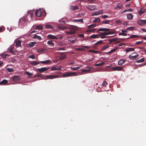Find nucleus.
Segmentation results:
<instances>
[{"mask_svg": "<svg viewBox=\"0 0 146 146\" xmlns=\"http://www.w3.org/2000/svg\"><path fill=\"white\" fill-rule=\"evenodd\" d=\"M72 27H69L67 30L65 31V33L67 34H73L76 33V28L77 27L76 26L73 25H71Z\"/></svg>", "mask_w": 146, "mask_h": 146, "instance_id": "1", "label": "nucleus"}, {"mask_svg": "<svg viewBox=\"0 0 146 146\" xmlns=\"http://www.w3.org/2000/svg\"><path fill=\"white\" fill-rule=\"evenodd\" d=\"M77 74L75 72H66L65 73L63 74V77H69L72 76H76Z\"/></svg>", "mask_w": 146, "mask_h": 146, "instance_id": "2", "label": "nucleus"}, {"mask_svg": "<svg viewBox=\"0 0 146 146\" xmlns=\"http://www.w3.org/2000/svg\"><path fill=\"white\" fill-rule=\"evenodd\" d=\"M26 18L24 17H23L20 19L19 25H21L22 26H23L26 25Z\"/></svg>", "mask_w": 146, "mask_h": 146, "instance_id": "3", "label": "nucleus"}, {"mask_svg": "<svg viewBox=\"0 0 146 146\" xmlns=\"http://www.w3.org/2000/svg\"><path fill=\"white\" fill-rule=\"evenodd\" d=\"M137 23L139 25H143L146 24V20L140 19L137 21Z\"/></svg>", "mask_w": 146, "mask_h": 146, "instance_id": "4", "label": "nucleus"}, {"mask_svg": "<svg viewBox=\"0 0 146 146\" xmlns=\"http://www.w3.org/2000/svg\"><path fill=\"white\" fill-rule=\"evenodd\" d=\"M49 69L48 68L43 67L38 69V71L40 73H42L47 70Z\"/></svg>", "mask_w": 146, "mask_h": 146, "instance_id": "5", "label": "nucleus"}, {"mask_svg": "<svg viewBox=\"0 0 146 146\" xmlns=\"http://www.w3.org/2000/svg\"><path fill=\"white\" fill-rule=\"evenodd\" d=\"M66 56L64 53H60L59 56V59L60 60L64 59L66 58Z\"/></svg>", "mask_w": 146, "mask_h": 146, "instance_id": "6", "label": "nucleus"}, {"mask_svg": "<svg viewBox=\"0 0 146 146\" xmlns=\"http://www.w3.org/2000/svg\"><path fill=\"white\" fill-rule=\"evenodd\" d=\"M58 77L57 75H51L46 76V78L47 79H52L54 78H57Z\"/></svg>", "mask_w": 146, "mask_h": 146, "instance_id": "7", "label": "nucleus"}, {"mask_svg": "<svg viewBox=\"0 0 146 146\" xmlns=\"http://www.w3.org/2000/svg\"><path fill=\"white\" fill-rule=\"evenodd\" d=\"M47 37L49 39H57L58 38L56 36L51 35H48Z\"/></svg>", "mask_w": 146, "mask_h": 146, "instance_id": "8", "label": "nucleus"}, {"mask_svg": "<svg viewBox=\"0 0 146 146\" xmlns=\"http://www.w3.org/2000/svg\"><path fill=\"white\" fill-rule=\"evenodd\" d=\"M123 69V68L120 66H116L113 67L112 68L113 70H117V71H122Z\"/></svg>", "mask_w": 146, "mask_h": 146, "instance_id": "9", "label": "nucleus"}, {"mask_svg": "<svg viewBox=\"0 0 146 146\" xmlns=\"http://www.w3.org/2000/svg\"><path fill=\"white\" fill-rule=\"evenodd\" d=\"M138 56V54L134 56H132L131 55H130L129 56V58L131 59L134 60L137 58Z\"/></svg>", "mask_w": 146, "mask_h": 146, "instance_id": "10", "label": "nucleus"}, {"mask_svg": "<svg viewBox=\"0 0 146 146\" xmlns=\"http://www.w3.org/2000/svg\"><path fill=\"white\" fill-rule=\"evenodd\" d=\"M39 33H37L34 36H33L32 37V38L33 39H37L38 40H41V37L39 35H37L39 34Z\"/></svg>", "mask_w": 146, "mask_h": 146, "instance_id": "11", "label": "nucleus"}, {"mask_svg": "<svg viewBox=\"0 0 146 146\" xmlns=\"http://www.w3.org/2000/svg\"><path fill=\"white\" fill-rule=\"evenodd\" d=\"M103 13V11L102 10H101L98 12H95L92 13V15H97L102 14Z\"/></svg>", "mask_w": 146, "mask_h": 146, "instance_id": "12", "label": "nucleus"}, {"mask_svg": "<svg viewBox=\"0 0 146 146\" xmlns=\"http://www.w3.org/2000/svg\"><path fill=\"white\" fill-rule=\"evenodd\" d=\"M71 21L77 23L80 22L82 23L84 22L82 19H72L71 20Z\"/></svg>", "mask_w": 146, "mask_h": 146, "instance_id": "13", "label": "nucleus"}, {"mask_svg": "<svg viewBox=\"0 0 146 146\" xmlns=\"http://www.w3.org/2000/svg\"><path fill=\"white\" fill-rule=\"evenodd\" d=\"M36 16L37 17H40L42 15V13L40 10H38L36 11Z\"/></svg>", "mask_w": 146, "mask_h": 146, "instance_id": "14", "label": "nucleus"}, {"mask_svg": "<svg viewBox=\"0 0 146 146\" xmlns=\"http://www.w3.org/2000/svg\"><path fill=\"white\" fill-rule=\"evenodd\" d=\"M20 79L19 77L18 76H14L12 77L13 80L14 81L19 80Z\"/></svg>", "mask_w": 146, "mask_h": 146, "instance_id": "15", "label": "nucleus"}, {"mask_svg": "<svg viewBox=\"0 0 146 146\" xmlns=\"http://www.w3.org/2000/svg\"><path fill=\"white\" fill-rule=\"evenodd\" d=\"M122 4L121 3H119L116 5V7H115V9H121L122 8Z\"/></svg>", "mask_w": 146, "mask_h": 146, "instance_id": "16", "label": "nucleus"}, {"mask_svg": "<svg viewBox=\"0 0 146 146\" xmlns=\"http://www.w3.org/2000/svg\"><path fill=\"white\" fill-rule=\"evenodd\" d=\"M127 16L128 20H131L133 19V15L132 14L130 13L127 14Z\"/></svg>", "mask_w": 146, "mask_h": 146, "instance_id": "17", "label": "nucleus"}, {"mask_svg": "<svg viewBox=\"0 0 146 146\" xmlns=\"http://www.w3.org/2000/svg\"><path fill=\"white\" fill-rule=\"evenodd\" d=\"M70 9L73 11L78 9V7L77 5L70 6Z\"/></svg>", "mask_w": 146, "mask_h": 146, "instance_id": "18", "label": "nucleus"}, {"mask_svg": "<svg viewBox=\"0 0 146 146\" xmlns=\"http://www.w3.org/2000/svg\"><path fill=\"white\" fill-rule=\"evenodd\" d=\"M126 60L122 59L120 60L118 62V64L119 65H121L122 64L125 63Z\"/></svg>", "mask_w": 146, "mask_h": 146, "instance_id": "19", "label": "nucleus"}, {"mask_svg": "<svg viewBox=\"0 0 146 146\" xmlns=\"http://www.w3.org/2000/svg\"><path fill=\"white\" fill-rule=\"evenodd\" d=\"M36 43L35 42H31L28 44V46L29 47H32L34 46V44Z\"/></svg>", "mask_w": 146, "mask_h": 146, "instance_id": "20", "label": "nucleus"}, {"mask_svg": "<svg viewBox=\"0 0 146 146\" xmlns=\"http://www.w3.org/2000/svg\"><path fill=\"white\" fill-rule=\"evenodd\" d=\"M117 48H113L110 51L107 52L106 54H111L113 52H115V51L117 50Z\"/></svg>", "mask_w": 146, "mask_h": 146, "instance_id": "21", "label": "nucleus"}, {"mask_svg": "<svg viewBox=\"0 0 146 146\" xmlns=\"http://www.w3.org/2000/svg\"><path fill=\"white\" fill-rule=\"evenodd\" d=\"M50 62L51 61L49 60H46L44 61H41L40 62V63L45 64H48L50 63Z\"/></svg>", "mask_w": 146, "mask_h": 146, "instance_id": "22", "label": "nucleus"}, {"mask_svg": "<svg viewBox=\"0 0 146 146\" xmlns=\"http://www.w3.org/2000/svg\"><path fill=\"white\" fill-rule=\"evenodd\" d=\"M21 41L20 40H18L16 42L15 46L17 47H19L21 46Z\"/></svg>", "mask_w": 146, "mask_h": 146, "instance_id": "23", "label": "nucleus"}, {"mask_svg": "<svg viewBox=\"0 0 146 146\" xmlns=\"http://www.w3.org/2000/svg\"><path fill=\"white\" fill-rule=\"evenodd\" d=\"M8 82L7 80H3L0 82V85H3L7 84Z\"/></svg>", "mask_w": 146, "mask_h": 146, "instance_id": "24", "label": "nucleus"}, {"mask_svg": "<svg viewBox=\"0 0 146 146\" xmlns=\"http://www.w3.org/2000/svg\"><path fill=\"white\" fill-rule=\"evenodd\" d=\"M88 9L90 10H93L95 9V7L94 6L91 5L89 6L88 7Z\"/></svg>", "mask_w": 146, "mask_h": 146, "instance_id": "25", "label": "nucleus"}, {"mask_svg": "<svg viewBox=\"0 0 146 146\" xmlns=\"http://www.w3.org/2000/svg\"><path fill=\"white\" fill-rule=\"evenodd\" d=\"M47 43L50 46L54 47V43L52 42V40L48 41L47 42Z\"/></svg>", "mask_w": 146, "mask_h": 146, "instance_id": "26", "label": "nucleus"}, {"mask_svg": "<svg viewBox=\"0 0 146 146\" xmlns=\"http://www.w3.org/2000/svg\"><path fill=\"white\" fill-rule=\"evenodd\" d=\"M134 48H129L126 49L125 50V51L126 52H128L131 51H134Z\"/></svg>", "mask_w": 146, "mask_h": 146, "instance_id": "27", "label": "nucleus"}, {"mask_svg": "<svg viewBox=\"0 0 146 146\" xmlns=\"http://www.w3.org/2000/svg\"><path fill=\"white\" fill-rule=\"evenodd\" d=\"M139 36L138 35H131L130 36L128 37L127 38L129 39L130 38H135L139 37Z\"/></svg>", "mask_w": 146, "mask_h": 146, "instance_id": "28", "label": "nucleus"}, {"mask_svg": "<svg viewBox=\"0 0 146 146\" xmlns=\"http://www.w3.org/2000/svg\"><path fill=\"white\" fill-rule=\"evenodd\" d=\"M43 29V27L42 26V25H37L36 27V29H37V30L40 29V30H42Z\"/></svg>", "mask_w": 146, "mask_h": 146, "instance_id": "29", "label": "nucleus"}, {"mask_svg": "<svg viewBox=\"0 0 146 146\" xmlns=\"http://www.w3.org/2000/svg\"><path fill=\"white\" fill-rule=\"evenodd\" d=\"M117 38H113L111 39H109V41L110 43H111L113 42L116 41L117 40Z\"/></svg>", "mask_w": 146, "mask_h": 146, "instance_id": "30", "label": "nucleus"}, {"mask_svg": "<svg viewBox=\"0 0 146 146\" xmlns=\"http://www.w3.org/2000/svg\"><path fill=\"white\" fill-rule=\"evenodd\" d=\"M105 64V63L104 62L102 61L100 63L98 64H95V66H101Z\"/></svg>", "mask_w": 146, "mask_h": 146, "instance_id": "31", "label": "nucleus"}, {"mask_svg": "<svg viewBox=\"0 0 146 146\" xmlns=\"http://www.w3.org/2000/svg\"><path fill=\"white\" fill-rule=\"evenodd\" d=\"M97 25L96 24H91L88 26V29H90L92 28H93L96 27V26Z\"/></svg>", "mask_w": 146, "mask_h": 146, "instance_id": "32", "label": "nucleus"}, {"mask_svg": "<svg viewBox=\"0 0 146 146\" xmlns=\"http://www.w3.org/2000/svg\"><path fill=\"white\" fill-rule=\"evenodd\" d=\"M45 28L46 29H53L52 26L51 25L49 24L46 25L45 26Z\"/></svg>", "mask_w": 146, "mask_h": 146, "instance_id": "33", "label": "nucleus"}, {"mask_svg": "<svg viewBox=\"0 0 146 146\" xmlns=\"http://www.w3.org/2000/svg\"><path fill=\"white\" fill-rule=\"evenodd\" d=\"M31 64L33 65H36L37 64H39V63L37 62L36 61H33L31 62Z\"/></svg>", "mask_w": 146, "mask_h": 146, "instance_id": "34", "label": "nucleus"}, {"mask_svg": "<svg viewBox=\"0 0 146 146\" xmlns=\"http://www.w3.org/2000/svg\"><path fill=\"white\" fill-rule=\"evenodd\" d=\"M98 36L96 35H93L90 36V38H98Z\"/></svg>", "mask_w": 146, "mask_h": 146, "instance_id": "35", "label": "nucleus"}, {"mask_svg": "<svg viewBox=\"0 0 146 146\" xmlns=\"http://www.w3.org/2000/svg\"><path fill=\"white\" fill-rule=\"evenodd\" d=\"M144 60H145L144 58H141V59H140L139 60H138L136 61L135 62L137 63H140V62H143L144 61Z\"/></svg>", "mask_w": 146, "mask_h": 146, "instance_id": "36", "label": "nucleus"}, {"mask_svg": "<svg viewBox=\"0 0 146 146\" xmlns=\"http://www.w3.org/2000/svg\"><path fill=\"white\" fill-rule=\"evenodd\" d=\"M80 68V67H71V69L73 71H75L79 69Z\"/></svg>", "mask_w": 146, "mask_h": 146, "instance_id": "37", "label": "nucleus"}, {"mask_svg": "<svg viewBox=\"0 0 146 146\" xmlns=\"http://www.w3.org/2000/svg\"><path fill=\"white\" fill-rule=\"evenodd\" d=\"M109 47V46L108 45H106L102 47L101 48V50H104L106 49L107 48Z\"/></svg>", "mask_w": 146, "mask_h": 146, "instance_id": "38", "label": "nucleus"}, {"mask_svg": "<svg viewBox=\"0 0 146 146\" xmlns=\"http://www.w3.org/2000/svg\"><path fill=\"white\" fill-rule=\"evenodd\" d=\"M100 21V20L99 18H97L93 21V22H99Z\"/></svg>", "mask_w": 146, "mask_h": 146, "instance_id": "39", "label": "nucleus"}, {"mask_svg": "<svg viewBox=\"0 0 146 146\" xmlns=\"http://www.w3.org/2000/svg\"><path fill=\"white\" fill-rule=\"evenodd\" d=\"M88 52L95 53H99V52L98 51H96L92 50H89Z\"/></svg>", "mask_w": 146, "mask_h": 146, "instance_id": "40", "label": "nucleus"}, {"mask_svg": "<svg viewBox=\"0 0 146 146\" xmlns=\"http://www.w3.org/2000/svg\"><path fill=\"white\" fill-rule=\"evenodd\" d=\"M7 71L9 72H13L14 71V70L12 68H7Z\"/></svg>", "mask_w": 146, "mask_h": 146, "instance_id": "41", "label": "nucleus"}, {"mask_svg": "<svg viewBox=\"0 0 146 146\" xmlns=\"http://www.w3.org/2000/svg\"><path fill=\"white\" fill-rule=\"evenodd\" d=\"M119 35H122V36H126L127 35H129V34H127L125 33H119Z\"/></svg>", "mask_w": 146, "mask_h": 146, "instance_id": "42", "label": "nucleus"}, {"mask_svg": "<svg viewBox=\"0 0 146 146\" xmlns=\"http://www.w3.org/2000/svg\"><path fill=\"white\" fill-rule=\"evenodd\" d=\"M100 35H108V32H103V33H100Z\"/></svg>", "mask_w": 146, "mask_h": 146, "instance_id": "43", "label": "nucleus"}, {"mask_svg": "<svg viewBox=\"0 0 146 146\" xmlns=\"http://www.w3.org/2000/svg\"><path fill=\"white\" fill-rule=\"evenodd\" d=\"M102 23L104 24H109L110 23V21L109 20H106L105 21H102Z\"/></svg>", "mask_w": 146, "mask_h": 146, "instance_id": "44", "label": "nucleus"}, {"mask_svg": "<svg viewBox=\"0 0 146 146\" xmlns=\"http://www.w3.org/2000/svg\"><path fill=\"white\" fill-rule=\"evenodd\" d=\"M28 13H31L30 14V17L31 18H32L33 16V12L31 11H28Z\"/></svg>", "mask_w": 146, "mask_h": 146, "instance_id": "45", "label": "nucleus"}, {"mask_svg": "<svg viewBox=\"0 0 146 146\" xmlns=\"http://www.w3.org/2000/svg\"><path fill=\"white\" fill-rule=\"evenodd\" d=\"M25 73L27 75L30 76H32L33 75V74L30 73L29 72H26Z\"/></svg>", "mask_w": 146, "mask_h": 146, "instance_id": "46", "label": "nucleus"}, {"mask_svg": "<svg viewBox=\"0 0 146 146\" xmlns=\"http://www.w3.org/2000/svg\"><path fill=\"white\" fill-rule=\"evenodd\" d=\"M134 28V27H130L127 28V30L132 31L133 29Z\"/></svg>", "mask_w": 146, "mask_h": 146, "instance_id": "47", "label": "nucleus"}, {"mask_svg": "<svg viewBox=\"0 0 146 146\" xmlns=\"http://www.w3.org/2000/svg\"><path fill=\"white\" fill-rule=\"evenodd\" d=\"M138 13L139 14L141 15L143 13V8H141L140 10L139 11Z\"/></svg>", "mask_w": 146, "mask_h": 146, "instance_id": "48", "label": "nucleus"}, {"mask_svg": "<svg viewBox=\"0 0 146 146\" xmlns=\"http://www.w3.org/2000/svg\"><path fill=\"white\" fill-rule=\"evenodd\" d=\"M102 40H100V41L97 42L96 43H95V45H97V44H102Z\"/></svg>", "mask_w": 146, "mask_h": 146, "instance_id": "49", "label": "nucleus"}, {"mask_svg": "<svg viewBox=\"0 0 146 146\" xmlns=\"http://www.w3.org/2000/svg\"><path fill=\"white\" fill-rule=\"evenodd\" d=\"M56 67V70H60L61 69V68L62 67L61 66H55Z\"/></svg>", "mask_w": 146, "mask_h": 146, "instance_id": "50", "label": "nucleus"}, {"mask_svg": "<svg viewBox=\"0 0 146 146\" xmlns=\"http://www.w3.org/2000/svg\"><path fill=\"white\" fill-rule=\"evenodd\" d=\"M41 77V74H37L35 75V76H34L33 78H36V77Z\"/></svg>", "mask_w": 146, "mask_h": 146, "instance_id": "51", "label": "nucleus"}, {"mask_svg": "<svg viewBox=\"0 0 146 146\" xmlns=\"http://www.w3.org/2000/svg\"><path fill=\"white\" fill-rule=\"evenodd\" d=\"M107 84V82L106 81H104L102 86H106Z\"/></svg>", "mask_w": 146, "mask_h": 146, "instance_id": "52", "label": "nucleus"}, {"mask_svg": "<svg viewBox=\"0 0 146 146\" xmlns=\"http://www.w3.org/2000/svg\"><path fill=\"white\" fill-rule=\"evenodd\" d=\"M115 23L116 24H119L121 23V21L120 20H116L115 21Z\"/></svg>", "mask_w": 146, "mask_h": 146, "instance_id": "53", "label": "nucleus"}, {"mask_svg": "<svg viewBox=\"0 0 146 146\" xmlns=\"http://www.w3.org/2000/svg\"><path fill=\"white\" fill-rule=\"evenodd\" d=\"M28 58H30L33 59H34L35 58V56L34 55H31Z\"/></svg>", "mask_w": 146, "mask_h": 146, "instance_id": "54", "label": "nucleus"}, {"mask_svg": "<svg viewBox=\"0 0 146 146\" xmlns=\"http://www.w3.org/2000/svg\"><path fill=\"white\" fill-rule=\"evenodd\" d=\"M76 50L78 51H84L85 50V49L82 48H78L76 49Z\"/></svg>", "mask_w": 146, "mask_h": 146, "instance_id": "55", "label": "nucleus"}, {"mask_svg": "<svg viewBox=\"0 0 146 146\" xmlns=\"http://www.w3.org/2000/svg\"><path fill=\"white\" fill-rule=\"evenodd\" d=\"M98 31H105V28H100L98 30Z\"/></svg>", "mask_w": 146, "mask_h": 146, "instance_id": "56", "label": "nucleus"}, {"mask_svg": "<svg viewBox=\"0 0 146 146\" xmlns=\"http://www.w3.org/2000/svg\"><path fill=\"white\" fill-rule=\"evenodd\" d=\"M108 32V35H110V34H113L115 33V31H112V32Z\"/></svg>", "mask_w": 146, "mask_h": 146, "instance_id": "57", "label": "nucleus"}, {"mask_svg": "<svg viewBox=\"0 0 146 146\" xmlns=\"http://www.w3.org/2000/svg\"><path fill=\"white\" fill-rule=\"evenodd\" d=\"M143 42V41H138V42H136L135 43V44L136 45H139L142 42Z\"/></svg>", "mask_w": 146, "mask_h": 146, "instance_id": "58", "label": "nucleus"}, {"mask_svg": "<svg viewBox=\"0 0 146 146\" xmlns=\"http://www.w3.org/2000/svg\"><path fill=\"white\" fill-rule=\"evenodd\" d=\"M90 71V69L84 70H83L82 72H89Z\"/></svg>", "mask_w": 146, "mask_h": 146, "instance_id": "59", "label": "nucleus"}, {"mask_svg": "<svg viewBox=\"0 0 146 146\" xmlns=\"http://www.w3.org/2000/svg\"><path fill=\"white\" fill-rule=\"evenodd\" d=\"M108 17V15H104L102 16V18L104 19H105Z\"/></svg>", "mask_w": 146, "mask_h": 146, "instance_id": "60", "label": "nucleus"}, {"mask_svg": "<svg viewBox=\"0 0 146 146\" xmlns=\"http://www.w3.org/2000/svg\"><path fill=\"white\" fill-rule=\"evenodd\" d=\"M8 55L7 54H4L1 55V56L3 58H5Z\"/></svg>", "mask_w": 146, "mask_h": 146, "instance_id": "61", "label": "nucleus"}, {"mask_svg": "<svg viewBox=\"0 0 146 146\" xmlns=\"http://www.w3.org/2000/svg\"><path fill=\"white\" fill-rule=\"evenodd\" d=\"M75 64V62L74 61H73V62H70V63H69L68 64V65H72V64Z\"/></svg>", "mask_w": 146, "mask_h": 146, "instance_id": "62", "label": "nucleus"}, {"mask_svg": "<svg viewBox=\"0 0 146 146\" xmlns=\"http://www.w3.org/2000/svg\"><path fill=\"white\" fill-rule=\"evenodd\" d=\"M56 67L55 66L51 68V71H53L56 70Z\"/></svg>", "mask_w": 146, "mask_h": 146, "instance_id": "63", "label": "nucleus"}, {"mask_svg": "<svg viewBox=\"0 0 146 146\" xmlns=\"http://www.w3.org/2000/svg\"><path fill=\"white\" fill-rule=\"evenodd\" d=\"M127 30H121V32H122V33H127Z\"/></svg>", "mask_w": 146, "mask_h": 146, "instance_id": "64", "label": "nucleus"}]
</instances>
